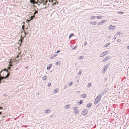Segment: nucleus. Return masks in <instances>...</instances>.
<instances>
[{
	"mask_svg": "<svg viewBox=\"0 0 129 129\" xmlns=\"http://www.w3.org/2000/svg\"><path fill=\"white\" fill-rule=\"evenodd\" d=\"M101 97L102 94H99L97 96L94 101V104L95 105L97 104L98 102L100 101Z\"/></svg>",
	"mask_w": 129,
	"mask_h": 129,
	"instance_id": "f257e3e1",
	"label": "nucleus"
},
{
	"mask_svg": "<svg viewBox=\"0 0 129 129\" xmlns=\"http://www.w3.org/2000/svg\"><path fill=\"white\" fill-rule=\"evenodd\" d=\"M47 2H48V1H46L44 2H44L45 4L46 5L47 4Z\"/></svg>",
	"mask_w": 129,
	"mask_h": 129,
	"instance_id": "ea45409f",
	"label": "nucleus"
},
{
	"mask_svg": "<svg viewBox=\"0 0 129 129\" xmlns=\"http://www.w3.org/2000/svg\"><path fill=\"white\" fill-rule=\"evenodd\" d=\"M3 79H6V78H5V77H3Z\"/></svg>",
	"mask_w": 129,
	"mask_h": 129,
	"instance_id": "6e6d98bb",
	"label": "nucleus"
},
{
	"mask_svg": "<svg viewBox=\"0 0 129 129\" xmlns=\"http://www.w3.org/2000/svg\"><path fill=\"white\" fill-rule=\"evenodd\" d=\"M2 114V112H0V115H1Z\"/></svg>",
	"mask_w": 129,
	"mask_h": 129,
	"instance_id": "0e129e2a",
	"label": "nucleus"
},
{
	"mask_svg": "<svg viewBox=\"0 0 129 129\" xmlns=\"http://www.w3.org/2000/svg\"><path fill=\"white\" fill-rule=\"evenodd\" d=\"M107 52H103L100 55V57H102L106 55L107 54Z\"/></svg>",
	"mask_w": 129,
	"mask_h": 129,
	"instance_id": "423d86ee",
	"label": "nucleus"
},
{
	"mask_svg": "<svg viewBox=\"0 0 129 129\" xmlns=\"http://www.w3.org/2000/svg\"><path fill=\"white\" fill-rule=\"evenodd\" d=\"M58 89H55L54 90V92H53L55 94H56L58 92Z\"/></svg>",
	"mask_w": 129,
	"mask_h": 129,
	"instance_id": "dca6fc26",
	"label": "nucleus"
},
{
	"mask_svg": "<svg viewBox=\"0 0 129 129\" xmlns=\"http://www.w3.org/2000/svg\"><path fill=\"white\" fill-rule=\"evenodd\" d=\"M73 83L72 82H71L69 84V86H71L72 85Z\"/></svg>",
	"mask_w": 129,
	"mask_h": 129,
	"instance_id": "72a5a7b5",
	"label": "nucleus"
},
{
	"mask_svg": "<svg viewBox=\"0 0 129 129\" xmlns=\"http://www.w3.org/2000/svg\"><path fill=\"white\" fill-rule=\"evenodd\" d=\"M60 50H57V52H56V53H59V52H60Z\"/></svg>",
	"mask_w": 129,
	"mask_h": 129,
	"instance_id": "58836bf2",
	"label": "nucleus"
},
{
	"mask_svg": "<svg viewBox=\"0 0 129 129\" xmlns=\"http://www.w3.org/2000/svg\"><path fill=\"white\" fill-rule=\"evenodd\" d=\"M116 34L119 36H120L121 35H122L123 34V33L122 32H117L116 33Z\"/></svg>",
	"mask_w": 129,
	"mask_h": 129,
	"instance_id": "f8f14e48",
	"label": "nucleus"
},
{
	"mask_svg": "<svg viewBox=\"0 0 129 129\" xmlns=\"http://www.w3.org/2000/svg\"><path fill=\"white\" fill-rule=\"evenodd\" d=\"M22 28L23 29V30H24V28H23V25H22Z\"/></svg>",
	"mask_w": 129,
	"mask_h": 129,
	"instance_id": "de8ad7c7",
	"label": "nucleus"
},
{
	"mask_svg": "<svg viewBox=\"0 0 129 129\" xmlns=\"http://www.w3.org/2000/svg\"><path fill=\"white\" fill-rule=\"evenodd\" d=\"M73 113L75 114H77L79 113L78 110H74L73 111Z\"/></svg>",
	"mask_w": 129,
	"mask_h": 129,
	"instance_id": "2eb2a0df",
	"label": "nucleus"
},
{
	"mask_svg": "<svg viewBox=\"0 0 129 129\" xmlns=\"http://www.w3.org/2000/svg\"><path fill=\"white\" fill-rule=\"evenodd\" d=\"M78 107H74L73 108V109L74 110H77Z\"/></svg>",
	"mask_w": 129,
	"mask_h": 129,
	"instance_id": "bb28decb",
	"label": "nucleus"
},
{
	"mask_svg": "<svg viewBox=\"0 0 129 129\" xmlns=\"http://www.w3.org/2000/svg\"><path fill=\"white\" fill-rule=\"evenodd\" d=\"M47 76H44L42 78V80H46L47 79Z\"/></svg>",
	"mask_w": 129,
	"mask_h": 129,
	"instance_id": "f3484780",
	"label": "nucleus"
},
{
	"mask_svg": "<svg viewBox=\"0 0 129 129\" xmlns=\"http://www.w3.org/2000/svg\"><path fill=\"white\" fill-rule=\"evenodd\" d=\"M43 5H45V3H43Z\"/></svg>",
	"mask_w": 129,
	"mask_h": 129,
	"instance_id": "338daca9",
	"label": "nucleus"
},
{
	"mask_svg": "<svg viewBox=\"0 0 129 129\" xmlns=\"http://www.w3.org/2000/svg\"><path fill=\"white\" fill-rule=\"evenodd\" d=\"M91 83H89L88 84V85H87V87H90L91 86Z\"/></svg>",
	"mask_w": 129,
	"mask_h": 129,
	"instance_id": "473e14b6",
	"label": "nucleus"
},
{
	"mask_svg": "<svg viewBox=\"0 0 129 129\" xmlns=\"http://www.w3.org/2000/svg\"><path fill=\"white\" fill-rule=\"evenodd\" d=\"M21 46V44H20V45H19V46Z\"/></svg>",
	"mask_w": 129,
	"mask_h": 129,
	"instance_id": "774afa93",
	"label": "nucleus"
},
{
	"mask_svg": "<svg viewBox=\"0 0 129 129\" xmlns=\"http://www.w3.org/2000/svg\"><path fill=\"white\" fill-rule=\"evenodd\" d=\"M107 80V79L106 78H105L104 79V80L105 81H106Z\"/></svg>",
	"mask_w": 129,
	"mask_h": 129,
	"instance_id": "13d9d810",
	"label": "nucleus"
},
{
	"mask_svg": "<svg viewBox=\"0 0 129 129\" xmlns=\"http://www.w3.org/2000/svg\"><path fill=\"white\" fill-rule=\"evenodd\" d=\"M57 2H55L53 4V5H56V3Z\"/></svg>",
	"mask_w": 129,
	"mask_h": 129,
	"instance_id": "79ce46f5",
	"label": "nucleus"
},
{
	"mask_svg": "<svg viewBox=\"0 0 129 129\" xmlns=\"http://www.w3.org/2000/svg\"><path fill=\"white\" fill-rule=\"evenodd\" d=\"M51 84L50 83H49L48 84V87H50L51 86Z\"/></svg>",
	"mask_w": 129,
	"mask_h": 129,
	"instance_id": "e433bc0d",
	"label": "nucleus"
},
{
	"mask_svg": "<svg viewBox=\"0 0 129 129\" xmlns=\"http://www.w3.org/2000/svg\"><path fill=\"white\" fill-rule=\"evenodd\" d=\"M87 43L86 42H85L84 43V46H85L86 45H87Z\"/></svg>",
	"mask_w": 129,
	"mask_h": 129,
	"instance_id": "49530a36",
	"label": "nucleus"
},
{
	"mask_svg": "<svg viewBox=\"0 0 129 129\" xmlns=\"http://www.w3.org/2000/svg\"><path fill=\"white\" fill-rule=\"evenodd\" d=\"M19 41H20L21 43H22V41L21 40H19Z\"/></svg>",
	"mask_w": 129,
	"mask_h": 129,
	"instance_id": "3c124183",
	"label": "nucleus"
},
{
	"mask_svg": "<svg viewBox=\"0 0 129 129\" xmlns=\"http://www.w3.org/2000/svg\"><path fill=\"white\" fill-rule=\"evenodd\" d=\"M28 68V66H26V68H25L26 69H27V68Z\"/></svg>",
	"mask_w": 129,
	"mask_h": 129,
	"instance_id": "e2e57ef3",
	"label": "nucleus"
},
{
	"mask_svg": "<svg viewBox=\"0 0 129 129\" xmlns=\"http://www.w3.org/2000/svg\"><path fill=\"white\" fill-rule=\"evenodd\" d=\"M92 103H88L86 105V106L87 108H89L92 105Z\"/></svg>",
	"mask_w": 129,
	"mask_h": 129,
	"instance_id": "6e6552de",
	"label": "nucleus"
},
{
	"mask_svg": "<svg viewBox=\"0 0 129 129\" xmlns=\"http://www.w3.org/2000/svg\"><path fill=\"white\" fill-rule=\"evenodd\" d=\"M97 19H101L102 16H96Z\"/></svg>",
	"mask_w": 129,
	"mask_h": 129,
	"instance_id": "cd10ccee",
	"label": "nucleus"
},
{
	"mask_svg": "<svg viewBox=\"0 0 129 129\" xmlns=\"http://www.w3.org/2000/svg\"><path fill=\"white\" fill-rule=\"evenodd\" d=\"M56 65H58L60 66L61 64V63L59 61L56 62L55 64Z\"/></svg>",
	"mask_w": 129,
	"mask_h": 129,
	"instance_id": "aec40b11",
	"label": "nucleus"
},
{
	"mask_svg": "<svg viewBox=\"0 0 129 129\" xmlns=\"http://www.w3.org/2000/svg\"><path fill=\"white\" fill-rule=\"evenodd\" d=\"M3 71H5L6 72V73H7L8 72V71L7 70V69L6 68H5L4 69L2 70Z\"/></svg>",
	"mask_w": 129,
	"mask_h": 129,
	"instance_id": "2f4dec72",
	"label": "nucleus"
},
{
	"mask_svg": "<svg viewBox=\"0 0 129 129\" xmlns=\"http://www.w3.org/2000/svg\"><path fill=\"white\" fill-rule=\"evenodd\" d=\"M117 13L119 14H123L124 12H123L118 11L117 12Z\"/></svg>",
	"mask_w": 129,
	"mask_h": 129,
	"instance_id": "c756f323",
	"label": "nucleus"
},
{
	"mask_svg": "<svg viewBox=\"0 0 129 129\" xmlns=\"http://www.w3.org/2000/svg\"><path fill=\"white\" fill-rule=\"evenodd\" d=\"M39 94V93L38 92H37L36 94V95H38Z\"/></svg>",
	"mask_w": 129,
	"mask_h": 129,
	"instance_id": "8fccbe9b",
	"label": "nucleus"
},
{
	"mask_svg": "<svg viewBox=\"0 0 129 129\" xmlns=\"http://www.w3.org/2000/svg\"><path fill=\"white\" fill-rule=\"evenodd\" d=\"M83 98H85L86 97L87 95L86 94H82Z\"/></svg>",
	"mask_w": 129,
	"mask_h": 129,
	"instance_id": "a878e982",
	"label": "nucleus"
},
{
	"mask_svg": "<svg viewBox=\"0 0 129 129\" xmlns=\"http://www.w3.org/2000/svg\"><path fill=\"white\" fill-rule=\"evenodd\" d=\"M88 111L86 109H84L83 111L81 112V114L84 116L86 115L88 113Z\"/></svg>",
	"mask_w": 129,
	"mask_h": 129,
	"instance_id": "7ed1b4c3",
	"label": "nucleus"
},
{
	"mask_svg": "<svg viewBox=\"0 0 129 129\" xmlns=\"http://www.w3.org/2000/svg\"><path fill=\"white\" fill-rule=\"evenodd\" d=\"M96 18V16H92L91 17V19H95Z\"/></svg>",
	"mask_w": 129,
	"mask_h": 129,
	"instance_id": "6ab92c4d",
	"label": "nucleus"
},
{
	"mask_svg": "<svg viewBox=\"0 0 129 129\" xmlns=\"http://www.w3.org/2000/svg\"><path fill=\"white\" fill-rule=\"evenodd\" d=\"M30 2L31 3L33 4H34V2L32 0H30Z\"/></svg>",
	"mask_w": 129,
	"mask_h": 129,
	"instance_id": "f704fd0d",
	"label": "nucleus"
},
{
	"mask_svg": "<svg viewBox=\"0 0 129 129\" xmlns=\"http://www.w3.org/2000/svg\"><path fill=\"white\" fill-rule=\"evenodd\" d=\"M44 111L46 113H49L51 112V110L49 109H48L45 110Z\"/></svg>",
	"mask_w": 129,
	"mask_h": 129,
	"instance_id": "0eeeda50",
	"label": "nucleus"
},
{
	"mask_svg": "<svg viewBox=\"0 0 129 129\" xmlns=\"http://www.w3.org/2000/svg\"><path fill=\"white\" fill-rule=\"evenodd\" d=\"M52 64H50L47 67V70H49L51 67Z\"/></svg>",
	"mask_w": 129,
	"mask_h": 129,
	"instance_id": "1a4fd4ad",
	"label": "nucleus"
},
{
	"mask_svg": "<svg viewBox=\"0 0 129 129\" xmlns=\"http://www.w3.org/2000/svg\"><path fill=\"white\" fill-rule=\"evenodd\" d=\"M116 28V26H115L110 25L108 27L109 30L110 31H111L114 29Z\"/></svg>",
	"mask_w": 129,
	"mask_h": 129,
	"instance_id": "20e7f679",
	"label": "nucleus"
},
{
	"mask_svg": "<svg viewBox=\"0 0 129 129\" xmlns=\"http://www.w3.org/2000/svg\"><path fill=\"white\" fill-rule=\"evenodd\" d=\"M77 92L78 93H79L80 92V91H77Z\"/></svg>",
	"mask_w": 129,
	"mask_h": 129,
	"instance_id": "bf43d9fd",
	"label": "nucleus"
},
{
	"mask_svg": "<svg viewBox=\"0 0 129 129\" xmlns=\"http://www.w3.org/2000/svg\"><path fill=\"white\" fill-rule=\"evenodd\" d=\"M8 69H10V67H8Z\"/></svg>",
	"mask_w": 129,
	"mask_h": 129,
	"instance_id": "5fc2aeb1",
	"label": "nucleus"
},
{
	"mask_svg": "<svg viewBox=\"0 0 129 129\" xmlns=\"http://www.w3.org/2000/svg\"><path fill=\"white\" fill-rule=\"evenodd\" d=\"M28 33H26L25 31H24V34H25V35H27Z\"/></svg>",
	"mask_w": 129,
	"mask_h": 129,
	"instance_id": "37998d69",
	"label": "nucleus"
},
{
	"mask_svg": "<svg viewBox=\"0 0 129 129\" xmlns=\"http://www.w3.org/2000/svg\"><path fill=\"white\" fill-rule=\"evenodd\" d=\"M81 74V71L80 70L79 72L78 73V76H80V75Z\"/></svg>",
	"mask_w": 129,
	"mask_h": 129,
	"instance_id": "7c9ffc66",
	"label": "nucleus"
},
{
	"mask_svg": "<svg viewBox=\"0 0 129 129\" xmlns=\"http://www.w3.org/2000/svg\"><path fill=\"white\" fill-rule=\"evenodd\" d=\"M35 17V15H33L31 16L30 17V20H33V19Z\"/></svg>",
	"mask_w": 129,
	"mask_h": 129,
	"instance_id": "5701e85b",
	"label": "nucleus"
},
{
	"mask_svg": "<svg viewBox=\"0 0 129 129\" xmlns=\"http://www.w3.org/2000/svg\"><path fill=\"white\" fill-rule=\"evenodd\" d=\"M34 10L35 11V12L33 14V15L35 16V15L36 14H38V11H37L36 10Z\"/></svg>",
	"mask_w": 129,
	"mask_h": 129,
	"instance_id": "412c9836",
	"label": "nucleus"
},
{
	"mask_svg": "<svg viewBox=\"0 0 129 129\" xmlns=\"http://www.w3.org/2000/svg\"><path fill=\"white\" fill-rule=\"evenodd\" d=\"M83 103V101L80 100V101L78 103L80 105L82 104Z\"/></svg>",
	"mask_w": 129,
	"mask_h": 129,
	"instance_id": "c85d7f7f",
	"label": "nucleus"
},
{
	"mask_svg": "<svg viewBox=\"0 0 129 129\" xmlns=\"http://www.w3.org/2000/svg\"><path fill=\"white\" fill-rule=\"evenodd\" d=\"M108 89H107L105 88L104 90L102 92V94L104 95L108 91Z\"/></svg>",
	"mask_w": 129,
	"mask_h": 129,
	"instance_id": "39448f33",
	"label": "nucleus"
},
{
	"mask_svg": "<svg viewBox=\"0 0 129 129\" xmlns=\"http://www.w3.org/2000/svg\"><path fill=\"white\" fill-rule=\"evenodd\" d=\"M110 44V43H108L107 44H106L105 45V47H107L108 45H109Z\"/></svg>",
	"mask_w": 129,
	"mask_h": 129,
	"instance_id": "b1692460",
	"label": "nucleus"
},
{
	"mask_svg": "<svg viewBox=\"0 0 129 129\" xmlns=\"http://www.w3.org/2000/svg\"><path fill=\"white\" fill-rule=\"evenodd\" d=\"M77 46H76L74 48H72V50H74L76 48H77Z\"/></svg>",
	"mask_w": 129,
	"mask_h": 129,
	"instance_id": "c9c22d12",
	"label": "nucleus"
},
{
	"mask_svg": "<svg viewBox=\"0 0 129 129\" xmlns=\"http://www.w3.org/2000/svg\"><path fill=\"white\" fill-rule=\"evenodd\" d=\"M31 21V20H30V19H29V20H28L27 19V20H26V21H27L28 22H30V21Z\"/></svg>",
	"mask_w": 129,
	"mask_h": 129,
	"instance_id": "a19ab883",
	"label": "nucleus"
},
{
	"mask_svg": "<svg viewBox=\"0 0 129 129\" xmlns=\"http://www.w3.org/2000/svg\"><path fill=\"white\" fill-rule=\"evenodd\" d=\"M106 20H102L100 22L101 23V25L104 22H106Z\"/></svg>",
	"mask_w": 129,
	"mask_h": 129,
	"instance_id": "ddd939ff",
	"label": "nucleus"
},
{
	"mask_svg": "<svg viewBox=\"0 0 129 129\" xmlns=\"http://www.w3.org/2000/svg\"><path fill=\"white\" fill-rule=\"evenodd\" d=\"M80 57V58H79V59H81L82 58V57Z\"/></svg>",
	"mask_w": 129,
	"mask_h": 129,
	"instance_id": "680f3d73",
	"label": "nucleus"
},
{
	"mask_svg": "<svg viewBox=\"0 0 129 129\" xmlns=\"http://www.w3.org/2000/svg\"><path fill=\"white\" fill-rule=\"evenodd\" d=\"M57 55V54H55L53 55V56H52L50 58L51 59H53V58H54V57L56 56Z\"/></svg>",
	"mask_w": 129,
	"mask_h": 129,
	"instance_id": "4468645a",
	"label": "nucleus"
},
{
	"mask_svg": "<svg viewBox=\"0 0 129 129\" xmlns=\"http://www.w3.org/2000/svg\"><path fill=\"white\" fill-rule=\"evenodd\" d=\"M10 67H12L13 66V65L12 64L10 65L9 66Z\"/></svg>",
	"mask_w": 129,
	"mask_h": 129,
	"instance_id": "052dcab7",
	"label": "nucleus"
},
{
	"mask_svg": "<svg viewBox=\"0 0 129 129\" xmlns=\"http://www.w3.org/2000/svg\"><path fill=\"white\" fill-rule=\"evenodd\" d=\"M53 115H50V117H52V116H53Z\"/></svg>",
	"mask_w": 129,
	"mask_h": 129,
	"instance_id": "4d7b16f0",
	"label": "nucleus"
},
{
	"mask_svg": "<svg viewBox=\"0 0 129 129\" xmlns=\"http://www.w3.org/2000/svg\"><path fill=\"white\" fill-rule=\"evenodd\" d=\"M90 23L91 24H92L93 25H94L96 24L97 22H90Z\"/></svg>",
	"mask_w": 129,
	"mask_h": 129,
	"instance_id": "9b49d317",
	"label": "nucleus"
},
{
	"mask_svg": "<svg viewBox=\"0 0 129 129\" xmlns=\"http://www.w3.org/2000/svg\"><path fill=\"white\" fill-rule=\"evenodd\" d=\"M121 41V40L120 39H118L117 40V42L118 43L120 42Z\"/></svg>",
	"mask_w": 129,
	"mask_h": 129,
	"instance_id": "4c0bfd02",
	"label": "nucleus"
},
{
	"mask_svg": "<svg viewBox=\"0 0 129 129\" xmlns=\"http://www.w3.org/2000/svg\"><path fill=\"white\" fill-rule=\"evenodd\" d=\"M126 49L128 50L129 49V45L127 47Z\"/></svg>",
	"mask_w": 129,
	"mask_h": 129,
	"instance_id": "a18cd8bd",
	"label": "nucleus"
},
{
	"mask_svg": "<svg viewBox=\"0 0 129 129\" xmlns=\"http://www.w3.org/2000/svg\"><path fill=\"white\" fill-rule=\"evenodd\" d=\"M116 38V37L115 36H114L113 37V39L114 40H115Z\"/></svg>",
	"mask_w": 129,
	"mask_h": 129,
	"instance_id": "09e8293b",
	"label": "nucleus"
},
{
	"mask_svg": "<svg viewBox=\"0 0 129 129\" xmlns=\"http://www.w3.org/2000/svg\"><path fill=\"white\" fill-rule=\"evenodd\" d=\"M7 95L6 94H4L3 95V96L4 97H6Z\"/></svg>",
	"mask_w": 129,
	"mask_h": 129,
	"instance_id": "c03bdc74",
	"label": "nucleus"
},
{
	"mask_svg": "<svg viewBox=\"0 0 129 129\" xmlns=\"http://www.w3.org/2000/svg\"><path fill=\"white\" fill-rule=\"evenodd\" d=\"M3 71V70H1L0 72V75H1V73L2 72V71Z\"/></svg>",
	"mask_w": 129,
	"mask_h": 129,
	"instance_id": "864d4df0",
	"label": "nucleus"
},
{
	"mask_svg": "<svg viewBox=\"0 0 129 129\" xmlns=\"http://www.w3.org/2000/svg\"><path fill=\"white\" fill-rule=\"evenodd\" d=\"M109 65L110 64L109 63H108L104 67L102 71L103 73H105V70H106L107 69L108 67L109 66Z\"/></svg>",
	"mask_w": 129,
	"mask_h": 129,
	"instance_id": "f03ea898",
	"label": "nucleus"
},
{
	"mask_svg": "<svg viewBox=\"0 0 129 129\" xmlns=\"http://www.w3.org/2000/svg\"><path fill=\"white\" fill-rule=\"evenodd\" d=\"M109 57H106L105 58H104L103 60L102 61V62H104L107 61V60H108L109 59Z\"/></svg>",
	"mask_w": 129,
	"mask_h": 129,
	"instance_id": "9d476101",
	"label": "nucleus"
},
{
	"mask_svg": "<svg viewBox=\"0 0 129 129\" xmlns=\"http://www.w3.org/2000/svg\"><path fill=\"white\" fill-rule=\"evenodd\" d=\"M74 36V34L73 33H71L70 34V35H69V38H70L71 37H72V36Z\"/></svg>",
	"mask_w": 129,
	"mask_h": 129,
	"instance_id": "a211bd4d",
	"label": "nucleus"
},
{
	"mask_svg": "<svg viewBox=\"0 0 129 129\" xmlns=\"http://www.w3.org/2000/svg\"><path fill=\"white\" fill-rule=\"evenodd\" d=\"M18 68H16V69H15V70H17V69H18Z\"/></svg>",
	"mask_w": 129,
	"mask_h": 129,
	"instance_id": "69168bd1",
	"label": "nucleus"
},
{
	"mask_svg": "<svg viewBox=\"0 0 129 129\" xmlns=\"http://www.w3.org/2000/svg\"><path fill=\"white\" fill-rule=\"evenodd\" d=\"M101 25V23H100V22L98 23V25Z\"/></svg>",
	"mask_w": 129,
	"mask_h": 129,
	"instance_id": "603ef678",
	"label": "nucleus"
},
{
	"mask_svg": "<svg viewBox=\"0 0 129 129\" xmlns=\"http://www.w3.org/2000/svg\"><path fill=\"white\" fill-rule=\"evenodd\" d=\"M69 105H66L64 106V108L66 109H67L69 108Z\"/></svg>",
	"mask_w": 129,
	"mask_h": 129,
	"instance_id": "4be33fe9",
	"label": "nucleus"
},
{
	"mask_svg": "<svg viewBox=\"0 0 129 129\" xmlns=\"http://www.w3.org/2000/svg\"><path fill=\"white\" fill-rule=\"evenodd\" d=\"M10 74V73H7V74L5 76V78H8L9 77V76Z\"/></svg>",
	"mask_w": 129,
	"mask_h": 129,
	"instance_id": "393cba45",
	"label": "nucleus"
}]
</instances>
